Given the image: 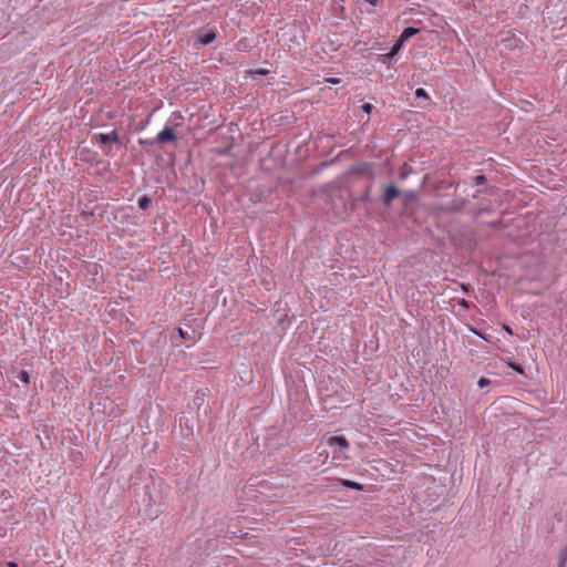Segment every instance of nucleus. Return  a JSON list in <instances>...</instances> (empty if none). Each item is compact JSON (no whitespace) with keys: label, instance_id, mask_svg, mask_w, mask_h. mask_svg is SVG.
I'll return each instance as SVG.
<instances>
[{"label":"nucleus","instance_id":"1","mask_svg":"<svg viewBox=\"0 0 567 567\" xmlns=\"http://www.w3.org/2000/svg\"><path fill=\"white\" fill-rule=\"evenodd\" d=\"M94 141H97L102 144H109V143H120L118 134L115 130L109 132V133H99L93 136Z\"/></svg>","mask_w":567,"mask_h":567},{"label":"nucleus","instance_id":"2","mask_svg":"<svg viewBox=\"0 0 567 567\" xmlns=\"http://www.w3.org/2000/svg\"><path fill=\"white\" fill-rule=\"evenodd\" d=\"M401 192L394 185H388L382 195V203L390 206L394 198L399 197Z\"/></svg>","mask_w":567,"mask_h":567},{"label":"nucleus","instance_id":"3","mask_svg":"<svg viewBox=\"0 0 567 567\" xmlns=\"http://www.w3.org/2000/svg\"><path fill=\"white\" fill-rule=\"evenodd\" d=\"M176 140V136L174 135L173 131L165 126L161 132L157 133L155 137V143L163 144L165 142H173Z\"/></svg>","mask_w":567,"mask_h":567},{"label":"nucleus","instance_id":"4","mask_svg":"<svg viewBox=\"0 0 567 567\" xmlns=\"http://www.w3.org/2000/svg\"><path fill=\"white\" fill-rule=\"evenodd\" d=\"M327 443H328L329 446H339L341 449H348L349 447V442L346 439V436H343V435L329 436L327 439Z\"/></svg>","mask_w":567,"mask_h":567},{"label":"nucleus","instance_id":"5","mask_svg":"<svg viewBox=\"0 0 567 567\" xmlns=\"http://www.w3.org/2000/svg\"><path fill=\"white\" fill-rule=\"evenodd\" d=\"M401 45H402V44H401V42H399V41H398V42H396V43L391 48V50H390V52H389V53H386V54H383V55H382V62H384V63H390V62H391V60L394 58V55H395V54L399 52V50L401 49Z\"/></svg>","mask_w":567,"mask_h":567},{"label":"nucleus","instance_id":"6","mask_svg":"<svg viewBox=\"0 0 567 567\" xmlns=\"http://www.w3.org/2000/svg\"><path fill=\"white\" fill-rule=\"evenodd\" d=\"M216 38V33L215 31H206L203 35L199 37L198 41L200 42V44L203 45H207L209 43H212Z\"/></svg>","mask_w":567,"mask_h":567},{"label":"nucleus","instance_id":"7","mask_svg":"<svg viewBox=\"0 0 567 567\" xmlns=\"http://www.w3.org/2000/svg\"><path fill=\"white\" fill-rule=\"evenodd\" d=\"M417 32H419V29H416V28H412V27L405 28L403 30V32L401 33L399 42H401V44H402L405 40L413 37Z\"/></svg>","mask_w":567,"mask_h":567},{"label":"nucleus","instance_id":"8","mask_svg":"<svg viewBox=\"0 0 567 567\" xmlns=\"http://www.w3.org/2000/svg\"><path fill=\"white\" fill-rule=\"evenodd\" d=\"M340 484L343 487L354 489V491H363V486L360 483L349 481V480H340Z\"/></svg>","mask_w":567,"mask_h":567},{"label":"nucleus","instance_id":"9","mask_svg":"<svg viewBox=\"0 0 567 567\" xmlns=\"http://www.w3.org/2000/svg\"><path fill=\"white\" fill-rule=\"evenodd\" d=\"M17 379H19L21 382L28 384L30 382V375L27 371L21 370L16 375Z\"/></svg>","mask_w":567,"mask_h":567},{"label":"nucleus","instance_id":"10","mask_svg":"<svg viewBox=\"0 0 567 567\" xmlns=\"http://www.w3.org/2000/svg\"><path fill=\"white\" fill-rule=\"evenodd\" d=\"M507 367L513 369L515 372H517L518 374H524L525 373V370L523 368L522 364H517V363H514V362H511L508 361L507 362Z\"/></svg>","mask_w":567,"mask_h":567},{"label":"nucleus","instance_id":"11","mask_svg":"<svg viewBox=\"0 0 567 567\" xmlns=\"http://www.w3.org/2000/svg\"><path fill=\"white\" fill-rule=\"evenodd\" d=\"M151 204V199L147 197V196H142L140 199H138V207L141 209H146L148 207V205Z\"/></svg>","mask_w":567,"mask_h":567},{"label":"nucleus","instance_id":"12","mask_svg":"<svg viewBox=\"0 0 567 567\" xmlns=\"http://www.w3.org/2000/svg\"><path fill=\"white\" fill-rule=\"evenodd\" d=\"M558 564L566 565L567 564V547L560 550L558 556Z\"/></svg>","mask_w":567,"mask_h":567},{"label":"nucleus","instance_id":"13","mask_svg":"<svg viewBox=\"0 0 567 567\" xmlns=\"http://www.w3.org/2000/svg\"><path fill=\"white\" fill-rule=\"evenodd\" d=\"M403 196L406 202L416 199V194L414 190H405L403 192Z\"/></svg>","mask_w":567,"mask_h":567},{"label":"nucleus","instance_id":"14","mask_svg":"<svg viewBox=\"0 0 567 567\" xmlns=\"http://www.w3.org/2000/svg\"><path fill=\"white\" fill-rule=\"evenodd\" d=\"M176 331L182 340H190L192 339V336L187 331L183 330L182 328H177Z\"/></svg>","mask_w":567,"mask_h":567},{"label":"nucleus","instance_id":"15","mask_svg":"<svg viewBox=\"0 0 567 567\" xmlns=\"http://www.w3.org/2000/svg\"><path fill=\"white\" fill-rule=\"evenodd\" d=\"M415 96L429 100V95H427L426 91L424 89H421V87L415 90Z\"/></svg>","mask_w":567,"mask_h":567},{"label":"nucleus","instance_id":"16","mask_svg":"<svg viewBox=\"0 0 567 567\" xmlns=\"http://www.w3.org/2000/svg\"><path fill=\"white\" fill-rule=\"evenodd\" d=\"M491 384V380L487 379V378H481L478 381H477V385L480 388H484L486 385Z\"/></svg>","mask_w":567,"mask_h":567},{"label":"nucleus","instance_id":"17","mask_svg":"<svg viewBox=\"0 0 567 567\" xmlns=\"http://www.w3.org/2000/svg\"><path fill=\"white\" fill-rule=\"evenodd\" d=\"M372 104L370 103H364L362 106H361V110L367 113V114H370L372 112Z\"/></svg>","mask_w":567,"mask_h":567},{"label":"nucleus","instance_id":"18","mask_svg":"<svg viewBox=\"0 0 567 567\" xmlns=\"http://www.w3.org/2000/svg\"><path fill=\"white\" fill-rule=\"evenodd\" d=\"M409 174L410 173L405 168H403L399 173V178L403 181V179L408 178Z\"/></svg>","mask_w":567,"mask_h":567},{"label":"nucleus","instance_id":"19","mask_svg":"<svg viewBox=\"0 0 567 567\" xmlns=\"http://www.w3.org/2000/svg\"><path fill=\"white\" fill-rule=\"evenodd\" d=\"M326 81L330 84H339L340 83V80L337 78L327 79Z\"/></svg>","mask_w":567,"mask_h":567},{"label":"nucleus","instance_id":"20","mask_svg":"<svg viewBox=\"0 0 567 567\" xmlns=\"http://www.w3.org/2000/svg\"><path fill=\"white\" fill-rule=\"evenodd\" d=\"M486 181V177L484 175L476 176L477 184H483Z\"/></svg>","mask_w":567,"mask_h":567},{"label":"nucleus","instance_id":"21","mask_svg":"<svg viewBox=\"0 0 567 567\" xmlns=\"http://www.w3.org/2000/svg\"><path fill=\"white\" fill-rule=\"evenodd\" d=\"M138 143H140L141 145H147V144H153L154 142H152V141H145V140H140V141H138Z\"/></svg>","mask_w":567,"mask_h":567},{"label":"nucleus","instance_id":"22","mask_svg":"<svg viewBox=\"0 0 567 567\" xmlns=\"http://www.w3.org/2000/svg\"><path fill=\"white\" fill-rule=\"evenodd\" d=\"M371 6H375L378 3V0H365Z\"/></svg>","mask_w":567,"mask_h":567},{"label":"nucleus","instance_id":"23","mask_svg":"<svg viewBox=\"0 0 567 567\" xmlns=\"http://www.w3.org/2000/svg\"><path fill=\"white\" fill-rule=\"evenodd\" d=\"M8 566L9 567H17V564L16 563H9Z\"/></svg>","mask_w":567,"mask_h":567},{"label":"nucleus","instance_id":"24","mask_svg":"<svg viewBox=\"0 0 567 567\" xmlns=\"http://www.w3.org/2000/svg\"><path fill=\"white\" fill-rule=\"evenodd\" d=\"M506 332H508L509 334H512V330L509 328H505Z\"/></svg>","mask_w":567,"mask_h":567},{"label":"nucleus","instance_id":"25","mask_svg":"<svg viewBox=\"0 0 567 567\" xmlns=\"http://www.w3.org/2000/svg\"><path fill=\"white\" fill-rule=\"evenodd\" d=\"M557 567H566V565H560V564H558V565H557Z\"/></svg>","mask_w":567,"mask_h":567}]
</instances>
